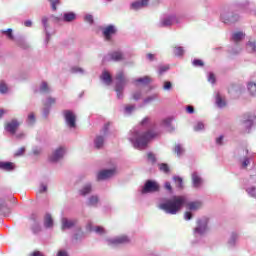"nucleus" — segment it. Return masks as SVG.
<instances>
[{"instance_id":"25","label":"nucleus","mask_w":256,"mask_h":256,"mask_svg":"<svg viewBox=\"0 0 256 256\" xmlns=\"http://www.w3.org/2000/svg\"><path fill=\"white\" fill-rule=\"evenodd\" d=\"M189 211H199L201 207H203V202L201 201H193L187 204Z\"/></svg>"},{"instance_id":"30","label":"nucleus","mask_w":256,"mask_h":256,"mask_svg":"<svg viewBox=\"0 0 256 256\" xmlns=\"http://www.w3.org/2000/svg\"><path fill=\"white\" fill-rule=\"evenodd\" d=\"M245 39V33L239 31V32H234L232 34V41L234 43H239V41H243Z\"/></svg>"},{"instance_id":"48","label":"nucleus","mask_w":256,"mask_h":256,"mask_svg":"<svg viewBox=\"0 0 256 256\" xmlns=\"http://www.w3.org/2000/svg\"><path fill=\"white\" fill-rule=\"evenodd\" d=\"M162 89L164 91H171V89H173V83H171V81H164Z\"/></svg>"},{"instance_id":"39","label":"nucleus","mask_w":256,"mask_h":256,"mask_svg":"<svg viewBox=\"0 0 256 256\" xmlns=\"http://www.w3.org/2000/svg\"><path fill=\"white\" fill-rule=\"evenodd\" d=\"M135 83H141L142 85H149L151 83V78L149 76H144L142 78H137Z\"/></svg>"},{"instance_id":"19","label":"nucleus","mask_w":256,"mask_h":256,"mask_svg":"<svg viewBox=\"0 0 256 256\" xmlns=\"http://www.w3.org/2000/svg\"><path fill=\"white\" fill-rule=\"evenodd\" d=\"M125 59V56L123 55V52L117 50L114 52H111L108 54V57L105 58L106 61H123Z\"/></svg>"},{"instance_id":"27","label":"nucleus","mask_w":256,"mask_h":256,"mask_svg":"<svg viewBox=\"0 0 256 256\" xmlns=\"http://www.w3.org/2000/svg\"><path fill=\"white\" fill-rule=\"evenodd\" d=\"M38 91L39 93H42V95H47L51 93V88L49 87V84H47V82L44 81L40 84Z\"/></svg>"},{"instance_id":"24","label":"nucleus","mask_w":256,"mask_h":256,"mask_svg":"<svg viewBox=\"0 0 256 256\" xmlns=\"http://www.w3.org/2000/svg\"><path fill=\"white\" fill-rule=\"evenodd\" d=\"M100 79L105 83V85H111L113 83V77H111V74L107 71L102 72Z\"/></svg>"},{"instance_id":"26","label":"nucleus","mask_w":256,"mask_h":256,"mask_svg":"<svg viewBox=\"0 0 256 256\" xmlns=\"http://www.w3.org/2000/svg\"><path fill=\"white\" fill-rule=\"evenodd\" d=\"M53 217H51V214H46L44 217V227L45 229H53Z\"/></svg>"},{"instance_id":"37","label":"nucleus","mask_w":256,"mask_h":256,"mask_svg":"<svg viewBox=\"0 0 256 256\" xmlns=\"http://www.w3.org/2000/svg\"><path fill=\"white\" fill-rule=\"evenodd\" d=\"M16 45H18V47H21V49H29V44L27 43V41H25V38H18L16 40Z\"/></svg>"},{"instance_id":"16","label":"nucleus","mask_w":256,"mask_h":256,"mask_svg":"<svg viewBox=\"0 0 256 256\" xmlns=\"http://www.w3.org/2000/svg\"><path fill=\"white\" fill-rule=\"evenodd\" d=\"M19 125V121L17 119H13L5 125V131L10 133V135H15V133H17V129H19Z\"/></svg>"},{"instance_id":"42","label":"nucleus","mask_w":256,"mask_h":256,"mask_svg":"<svg viewBox=\"0 0 256 256\" xmlns=\"http://www.w3.org/2000/svg\"><path fill=\"white\" fill-rule=\"evenodd\" d=\"M159 171H162V173H170L169 165L167 163H160L158 164Z\"/></svg>"},{"instance_id":"23","label":"nucleus","mask_w":256,"mask_h":256,"mask_svg":"<svg viewBox=\"0 0 256 256\" xmlns=\"http://www.w3.org/2000/svg\"><path fill=\"white\" fill-rule=\"evenodd\" d=\"M49 18L47 17H43L42 18V25L44 27V31L46 33V38H45V43H49L50 39H51V33H49V24H48Z\"/></svg>"},{"instance_id":"44","label":"nucleus","mask_w":256,"mask_h":256,"mask_svg":"<svg viewBox=\"0 0 256 256\" xmlns=\"http://www.w3.org/2000/svg\"><path fill=\"white\" fill-rule=\"evenodd\" d=\"M185 53V50L183 49V47L178 46L174 48V55H176V57H183Z\"/></svg>"},{"instance_id":"20","label":"nucleus","mask_w":256,"mask_h":256,"mask_svg":"<svg viewBox=\"0 0 256 256\" xmlns=\"http://www.w3.org/2000/svg\"><path fill=\"white\" fill-rule=\"evenodd\" d=\"M11 214V208L7 205V202L3 198H0V215L4 217H9Z\"/></svg>"},{"instance_id":"40","label":"nucleus","mask_w":256,"mask_h":256,"mask_svg":"<svg viewBox=\"0 0 256 256\" xmlns=\"http://www.w3.org/2000/svg\"><path fill=\"white\" fill-rule=\"evenodd\" d=\"M216 105L220 109H222V107H225V105H226L225 100H223V98H221V95L219 93L216 94Z\"/></svg>"},{"instance_id":"64","label":"nucleus","mask_w":256,"mask_h":256,"mask_svg":"<svg viewBox=\"0 0 256 256\" xmlns=\"http://www.w3.org/2000/svg\"><path fill=\"white\" fill-rule=\"evenodd\" d=\"M223 139H225V136L223 135H220L219 137H217L215 140L216 145H223Z\"/></svg>"},{"instance_id":"46","label":"nucleus","mask_w":256,"mask_h":256,"mask_svg":"<svg viewBox=\"0 0 256 256\" xmlns=\"http://www.w3.org/2000/svg\"><path fill=\"white\" fill-rule=\"evenodd\" d=\"M57 103V99L53 97H48L44 102V107H51V105H55Z\"/></svg>"},{"instance_id":"63","label":"nucleus","mask_w":256,"mask_h":256,"mask_svg":"<svg viewBox=\"0 0 256 256\" xmlns=\"http://www.w3.org/2000/svg\"><path fill=\"white\" fill-rule=\"evenodd\" d=\"M141 97H142L141 91L134 92V94H133L134 101H139V99H141Z\"/></svg>"},{"instance_id":"33","label":"nucleus","mask_w":256,"mask_h":256,"mask_svg":"<svg viewBox=\"0 0 256 256\" xmlns=\"http://www.w3.org/2000/svg\"><path fill=\"white\" fill-rule=\"evenodd\" d=\"M105 143V137L104 136H97L94 140V147L96 149H101Z\"/></svg>"},{"instance_id":"62","label":"nucleus","mask_w":256,"mask_h":256,"mask_svg":"<svg viewBox=\"0 0 256 256\" xmlns=\"http://www.w3.org/2000/svg\"><path fill=\"white\" fill-rule=\"evenodd\" d=\"M208 81H209V83H212V85L215 84L216 79H215V74L214 73L210 72L208 74Z\"/></svg>"},{"instance_id":"51","label":"nucleus","mask_w":256,"mask_h":256,"mask_svg":"<svg viewBox=\"0 0 256 256\" xmlns=\"http://www.w3.org/2000/svg\"><path fill=\"white\" fill-rule=\"evenodd\" d=\"M157 99V94H153L151 96H148L147 98L144 99V104L147 105L149 103H153Z\"/></svg>"},{"instance_id":"4","label":"nucleus","mask_w":256,"mask_h":256,"mask_svg":"<svg viewBox=\"0 0 256 256\" xmlns=\"http://www.w3.org/2000/svg\"><path fill=\"white\" fill-rule=\"evenodd\" d=\"M240 20L241 16L239 13L231 8L224 9L220 14V21L225 25H234V23H238Z\"/></svg>"},{"instance_id":"54","label":"nucleus","mask_w":256,"mask_h":256,"mask_svg":"<svg viewBox=\"0 0 256 256\" xmlns=\"http://www.w3.org/2000/svg\"><path fill=\"white\" fill-rule=\"evenodd\" d=\"M42 151H43V149H42L41 147H39V146H34V147L32 148V153H33V155H35L36 157L39 156V155H41Z\"/></svg>"},{"instance_id":"61","label":"nucleus","mask_w":256,"mask_h":256,"mask_svg":"<svg viewBox=\"0 0 256 256\" xmlns=\"http://www.w3.org/2000/svg\"><path fill=\"white\" fill-rule=\"evenodd\" d=\"M56 256H69V251H67L65 249H60V250H58Z\"/></svg>"},{"instance_id":"34","label":"nucleus","mask_w":256,"mask_h":256,"mask_svg":"<svg viewBox=\"0 0 256 256\" xmlns=\"http://www.w3.org/2000/svg\"><path fill=\"white\" fill-rule=\"evenodd\" d=\"M77 15L74 12H66L63 15V21L66 23H71V21H75Z\"/></svg>"},{"instance_id":"6","label":"nucleus","mask_w":256,"mask_h":256,"mask_svg":"<svg viewBox=\"0 0 256 256\" xmlns=\"http://www.w3.org/2000/svg\"><path fill=\"white\" fill-rule=\"evenodd\" d=\"M115 91L118 99H123V91H125V85H127V79L123 71H119L116 74Z\"/></svg>"},{"instance_id":"21","label":"nucleus","mask_w":256,"mask_h":256,"mask_svg":"<svg viewBox=\"0 0 256 256\" xmlns=\"http://www.w3.org/2000/svg\"><path fill=\"white\" fill-rule=\"evenodd\" d=\"M239 241V234L236 232H232L230 238L228 239L227 246L229 249H234L237 247V242Z\"/></svg>"},{"instance_id":"57","label":"nucleus","mask_w":256,"mask_h":256,"mask_svg":"<svg viewBox=\"0 0 256 256\" xmlns=\"http://www.w3.org/2000/svg\"><path fill=\"white\" fill-rule=\"evenodd\" d=\"M203 129H205V124H203V122H198L194 126V131H203Z\"/></svg>"},{"instance_id":"43","label":"nucleus","mask_w":256,"mask_h":256,"mask_svg":"<svg viewBox=\"0 0 256 256\" xmlns=\"http://www.w3.org/2000/svg\"><path fill=\"white\" fill-rule=\"evenodd\" d=\"M174 153L177 154L178 157H181L185 153V149L181 147L180 144H177L174 148Z\"/></svg>"},{"instance_id":"13","label":"nucleus","mask_w":256,"mask_h":256,"mask_svg":"<svg viewBox=\"0 0 256 256\" xmlns=\"http://www.w3.org/2000/svg\"><path fill=\"white\" fill-rule=\"evenodd\" d=\"M246 193L249 195V197H253L254 199H256V177L255 176H251L248 179Z\"/></svg>"},{"instance_id":"45","label":"nucleus","mask_w":256,"mask_h":256,"mask_svg":"<svg viewBox=\"0 0 256 256\" xmlns=\"http://www.w3.org/2000/svg\"><path fill=\"white\" fill-rule=\"evenodd\" d=\"M2 33H4V35L10 39V41H15V36H13V29L8 28L7 30L2 31Z\"/></svg>"},{"instance_id":"1","label":"nucleus","mask_w":256,"mask_h":256,"mask_svg":"<svg viewBox=\"0 0 256 256\" xmlns=\"http://www.w3.org/2000/svg\"><path fill=\"white\" fill-rule=\"evenodd\" d=\"M157 132L148 130L146 132L139 131V128H134L130 131L129 141L132 143L134 149H147L149 141L157 137Z\"/></svg>"},{"instance_id":"55","label":"nucleus","mask_w":256,"mask_h":256,"mask_svg":"<svg viewBox=\"0 0 256 256\" xmlns=\"http://www.w3.org/2000/svg\"><path fill=\"white\" fill-rule=\"evenodd\" d=\"M192 65L194 67H203L205 64L203 63V60H200V59H194L192 61Z\"/></svg>"},{"instance_id":"38","label":"nucleus","mask_w":256,"mask_h":256,"mask_svg":"<svg viewBox=\"0 0 256 256\" xmlns=\"http://www.w3.org/2000/svg\"><path fill=\"white\" fill-rule=\"evenodd\" d=\"M172 121H173V118H166L163 120L162 125L164 127H167L169 131H175V128L171 126Z\"/></svg>"},{"instance_id":"28","label":"nucleus","mask_w":256,"mask_h":256,"mask_svg":"<svg viewBox=\"0 0 256 256\" xmlns=\"http://www.w3.org/2000/svg\"><path fill=\"white\" fill-rule=\"evenodd\" d=\"M92 191L93 186L91 185V183H87L80 190V195H82V197H85L86 195H89V193H91Z\"/></svg>"},{"instance_id":"12","label":"nucleus","mask_w":256,"mask_h":256,"mask_svg":"<svg viewBox=\"0 0 256 256\" xmlns=\"http://www.w3.org/2000/svg\"><path fill=\"white\" fill-rule=\"evenodd\" d=\"M65 147L60 146L58 147L49 157V161L51 163H57L59 161H61V159H63V157H65Z\"/></svg>"},{"instance_id":"22","label":"nucleus","mask_w":256,"mask_h":256,"mask_svg":"<svg viewBox=\"0 0 256 256\" xmlns=\"http://www.w3.org/2000/svg\"><path fill=\"white\" fill-rule=\"evenodd\" d=\"M147 5H149V0H138L131 4V9H134V11H139V9H145Z\"/></svg>"},{"instance_id":"47","label":"nucleus","mask_w":256,"mask_h":256,"mask_svg":"<svg viewBox=\"0 0 256 256\" xmlns=\"http://www.w3.org/2000/svg\"><path fill=\"white\" fill-rule=\"evenodd\" d=\"M35 121H36V119H35V114H34V113H30V114L28 115V117H27L26 123H27L28 125H35Z\"/></svg>"},{"instance_id":"9","label":"nucleus","mask_w":256,"mask_h":256,"mask_svg":"<svg viewBox=\"0 0 256 256\" xmlns=\"http://www.w3.org/2000/svg\"><path fill=\"white\" fill-rule=\"evenodd\" d=\"M179 19H181V15L175 13L165 15L160 19L159 27H171L174 23H179Z\"/></svg>"},{"instance_id":"5","label":"nucleus","mask_w":256,"mask_h":256,"mask_svg":"<svg viewBox=\"0 0 256 256\" xmlns=\"http://www.w3.org/2000/svg\"><path fill=\"white\" fill-rule=\"evenodd\" d=\"M239 165L241 169H247L248 167H255V156L245 149L240 152Z\"/></svg>"},{"instance_id":"59","label":"nucleus","mask_w":256,"mask_h":256,"mask_svg":"<svg viewBox=\"0 0 256 256\" xmlns=\"http://www.w3.org/2000/svg\"><path fill=\"white\" fill-rule=\"evenodd\" d=\"M167 71H169V65L159 66V75H163Z\"/></svg>"},{"instance_id":"29","label":"nucleus","mask_w":256,"mask_h":256,"mask_svg":"<svg viewBox=\"0 0 256 256\" xmlns=\"http://www.w3.org/2000/svg\"><path fill=\"white\" fill-rule=\"evenodd\" d=\"M247 89H248V93H250V95H252V97H255V95H256V82L253 81V80L248 81Z\"/></svg>"},{"instance_id":"58","label":"nucleus","mask_w":256,"mask_h":256,"mask_svg":"<svg viewBox=\"0 0 256 256\" xmlns=\"http://www.w3.org/2000/svg\"><path fill=\"white\" fill-rule=\"evenodd\" d=\"M135 111V105H128L125 107V113L131 115Z\"/></svg>"},{"instance_id":"60","label":"nucleus","mask_w":256,"mask_h":256,"mask_svg":"<svg viewBox=\"0 0 256 256\" xmlns=\"http://www.w3.org/2000/svg\"><path fill=\"white\" fill-rule=\"evenodd\" d=\"M50 111H51L50 106H44V108H43V117H45V118L49 117Z\"/></svg>"},{"instance_id":"8","label":"nucleus","mask_w":256,"mask_h":256,"mask_svg":"<svg viewBox=\"0 0 256 256\" xmlns=\"http://www.w3.org/2000/svg\"><path fill=\"white\" fill-rule=\"evenodd\" d=\"M159 191H161V186L155 180H147L141 189L142 195H147V193H159Z\"/></svg>"},{"instance_id":"32","label":"nucleus","mask_w":256,"mask_h":256,"mask_svg":"<svg viewBox=\"0 0 256 256\" xmlns=\"http://www.w3.org/2000/svg\"><path fill=\"white\" fill-rule=\"evenodd\" d=\"M13 163L0 161V170L1 171H13Z\"/></svg>"},{"instance_id":"10","label":"nucleus","mask_w":256,"mask_h":256,"mask_svg":"<svg viewBox=\"0 0 256 256\" xmlns=\"http://www.w3.org/2000/svg\"><path fill=\"white\" fill-rule=\"evenodd\" d=\"M63 116L66 122V125L70 129H75L77 127V116L75 113L71 110H64L63 111Z\"/></svg>"},{"instance_id":"53","label":"nucleus","mask_w":256,"mask_h":256,"mask_svg":"<svg viewBox=\"0 0 256 256\" xmlns=\"http://www.w3.org/2000/svg\"><path fill=\"white\" fill-rule=\"evenodd\" d=\"M32 231L33 233L41 232V225L39 224V222H34V224L32 225Z\"/></svg>"},{"instance_id":"36","label":"nucleus","mask_w":256,"mask_h":256,"mask_svg":"<svg viewBox=\"0 0 256 256\" xmlns=\"http://www.w3.org/2000/svg\"><path fill=\"white\" fill-rule=\"evenodd\" d=\"M246 51L248 53H255V51H256V42H255V40H249L247 42Z\"/></svg>"},{"instance_id":"14","label":"nucleus","mask_w":256,"mask_h":256,"mask_svg":"<svg viewBox=\"0 0 256 256\" xmlns=\"http://www.w3.org/2000/svg\"><path fill=\"white\" fill-rule=\"evenodd\" d=\"M115 33H117V28L113 24H110L102 29V35L106 41H111Z\"/></svg>"},{"instance_id":"11","label":"nucleus","mask_w":256,"mask_h":256,"mask_svg":"<svg viewBox=\"0 0 256 256\" xmlns=\"http://www.w3.org/2000/svg\"><path fill=\"white\" fill-rule=\"evenodd\" d=\"M106 243L111 247H117V245H125L129 243V237H127L126 235L116 236L114 238L107 239Z\"/></svg>"},{"instance_id":"3","label":"nucleus","mask_w":256,"mask_h":256,"mask_svg":"<svg viewBox=\"0 0 256 256\" xmlns=\"http://www.w3.org/2000/svg\"><path fill=\"white\" fill-rule=\"evenodd\" d=\"M209 233V217L203 216L196 220V227L193 229L195 243H203V237Z\"/></svg>"},{"instance_id":"15","label":"nucleus","mask_w":256,"mask_h":256,"mask_svg":"<svg viewBox=\"0 0 256 256\" xmlns=\"http://www.w3.org/2000/svg\"><path fill=\"white\" fill-rule=\"evenodd\" d=\"M192 179V187L194 189H201L203 187V178L199 174V172H193L191 175Z\"/></svg>"},{"instance_id":"7","label":"nucleus","mask_w":256,"mask_h":256,"mask_svg":"<svg viewBox=\"0 0 256 256\" xmlns=\"http://www.w3.org/2000/svg\"><path fill=\"white\" fill-rule=\"evenodd\" d=\"M256 115L255 114H245L240 122L241 129L244 133H251L253 129V124L255 123Z\"/></svg>"},{"instance_id":"31","label":"nucleus","mask_w":256,"mask_h":256,"mask_svg":"<svg viewBox=\"0 0 256 256\" xmlns=\"http://www.w3.org/2000/svg\"><path fill=\"white\" fill-rule=\"evenodd\" d=\"M87 229H88V231H94L98 235H105V228L104 227L96 226L95 228H93V226H91V224H88Z\"/></svg>"},{"instance_id":"56","label":"nucleus","mask_w":256,"mask_h":256,"mask_svg":"<svg viewBox=\"0 0 256 256\" xmlns=\"http://www.w3.org/2000/svg\"><path fill=\"white\" fill-rule=\"evenodd\" d=\"M84 21H86V23H89L90 25H93L94 20H93V15L91 14H86L84 16Z\"/></svg>"},{"instance_id":"52","label":"nucleus","mask_w":256,"mask_h":256,"mask_svg":"<svg viewBox=\"0 0 256 256\" xmlns=\"http://www.w3.org/2000/svg\"><path fill=\"white\" fill-rule=\"evenodd\" d=\"M48 1L51 4L52 11H57V5H60L61 2L59 0H48Z\"/></svg>"},{"instance_id":"35","label":"nucleus","mask_w":256,"mask_h":256,"mask_svg":"<svg viewBox=\"0 0 256 256\" xmlns=\"http://www.w3.org/2000/svg\"><path fill=\"white\" fill-rule=\"evenodd\" d=\"M97 203H99V196L92 195L88 198L87 205L89 207H97Z\"/></svg>"},{"instance_id":"49","label":"nucleus","mask_w":256,"mask_h":256,"mask_svg":"<svg viewBox=\"0 0 256 256\" xmlns=\"http://www.w3.org/2000/svg\"><path fill=\"white\" fill-rule=\"evenodd\" d=\"M9 91V88L7 87V84H5V81H0V93L3 95Z\"/></svg>"},{"instance_id":"18","label":"nucleus","mask_w":256,"mask_h":256,"mask_svg":"<svg viewBox=\"0 0 256 256\" xmlns=\"http://www.w3.org/2000/svg\"><path fill=\"white\" fill-rule=\"evenodd\" d=\"M115 175V168L102 170L98 173L97 179L98 181H105V179H111Z\"/></svg>"},{"instance_id":"17","label":"nucleus","mask_w":256,"mask_h":256,"mask_svg":"<svg viewBox=\"0 0 256 256\" xmlns=\"http://www.w3.org/2000/svg\"><path fill=\"white\" fill-rule=\"evenodd\" d=\"M62 231L66 229H73L77 225V219H69L66 217L61 218Z\"/></svg>"},{"instance_id":"50","label":"nucleus","mask_w":256,"mask_h":256,"mask_svg":"<svg viewBox=\"0 0 256 256\" xmlns=\"http://www.w3.org/2000/svg\"><path fill=\"white\" fill-rule=\"evenodd\" d=\"M71 73H80V75H85V70L81 67L74 66L71 68Z\"/></svg>"},{"instance_id":"41","label":"nucleus","mask_w":256,"mask_h":256,"mask_svg":"<svg viewBox=\"0 0 256 256\" xmlns=\"http://www.w3.org/2000/svg\"><path fill=\"white\" fill-rule=\"evenodd\" d=\"M173 181L176 183L177 189H183V178L174 176Z\"/></svg>"},{"instance_id":"2","label":"nucleus","mask_w":256,"mask_h":256,"mask_svg":"<svg viewBox=\"0 0 256 256\" xmlns=\"http://www.w3.org/2000/svg\"><path fill=\"white\" fill-rule=\"evenodd\" d=\"M187 203V197L185 196H173L170 199H163L158 205L161 211H164L167 215H177L183 206Z\"/></svg>"}]
</instances>
